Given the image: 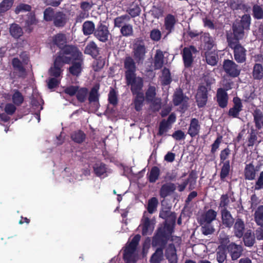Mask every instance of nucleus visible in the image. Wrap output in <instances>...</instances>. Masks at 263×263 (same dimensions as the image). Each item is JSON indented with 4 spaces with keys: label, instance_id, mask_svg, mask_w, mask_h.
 I'll return each instance as SVG.
<instances>
[{
    "label": "nucleus",
    "instance_id": "423d86ee",
    "mask_svg": "<svg viewBox=\"0 0 263 263\" xmlns=\"http://www.w3.org/2000/svg\"><path fill=\"white\" fill-rule=\"evenodd\" d=\"M31 102L32 109L34 110V117L39 122L40 121V111L43 109L44 102L37 90H33Z\"/></svg>",
    "mask_w": 263,
    "mask_h": 263
},
{
    "label": "nucleus",
    "instance_id": "a18cd8bd",
    "mask_svg": "<svg viewBox=\"0 0 263 263\" xmlns=\"http://www.w3.org/2000/svg\"><path fill=\"white\" fill-rule=\"evenodd\" d=\"M263 115L262 112L259 110H256L254 114V119L255 122V125L257 128L260 129L261 128L262 122Z\"/></svg>",
    "mask_w": 263,
    "mask_h": 263
},
{
    "label": "nucleus",
    "instance_id": "69168bd1",
    "mask_svg": "<svg viewBox=\"0 0 263 263\" xmlns=\"http://www.w3.org/2000/svg\"><path fill=\"white\" fill-rule=\"evenodd\" d=\"M78 88L79 87L77 86L71 85L65 87L64 89V91L69 96H73L77 95Z\"/></svg>",
    "mask_w": 263,
    "mask_h": 263
},
{
    "label": "nucleus",
    "instance_id": "4c0bfd02",
    "mask_svg": "<svg viewBox=\"0 0 263 263\" xmlns=\"http://www.w3.org/2000/svg\"><path fill=\"white\" fill-rule=\"evenodd\" d=\"M227 258L226 250L224 247L220 246L217 251L216 259L219 263H223Z\"/></svg>",
    "mask_w": 263,
    "mask_h": 263
},
{
    "label": "nucleus",
    "instance_id": "e433bc0d",
    "mask_svg": "<svg viewBox=\"0 0 263 263\" xmlns=\"http://www.w3.org/2000/svg\"><path fill=\"white\" fill-rule=\"evenodd\" d=\"M245 177L247 179L252 180L255 177L256 171L254 166L251 164L247 165L245 168Z\"/></svg>",
    "mask_w": 263,
    "mask_h": 263
},
{
    "label": "nucleus",
    "instance_id": "a878e982",
    "mask_svg": "<svg viewBox=\"0 0 263 263\" xmlns=\"http://www.w3.org/2000/svg\"><path fill=\"white\" fill-rule=\"evenodd\" d=\"M66 15L62 12H57L53 18V24L57 27H63L67 22Z\"/></svg>",
    "mask_w": 263,
    "mask_h": 263
},
{
    "label": "nucleus",
    "instance_id": "603ef678",
    "mask_svg": "<svg viewBox=\"0 0 263 263\" xmlns=\"http://www.w3.org/2000/svg\"><path fill=\"white\" fill-rule=\"evenodd\" d=\"M13 3L14 0H3L0 3V12H4L9 10Z\"/></svg>",
    "mask_w": 263,
    "mask_h": 263
},
{
    "label": "nucleus",
    "instance_id": "37998d69",
    "mask_svg": "<svg viewBox=\"0 0 263 263\" xmlns=\"http://www.w3.org/2000/svg\"><path fill=\"white\" fill-rule=\"evenodd\" d=\"M163 258V250L158 248L151 259V263H160Z\"/></svg>",
    "mask_w": 263,
    "mask_h": 263
},
{
    "label": "nucleus",
    "instance_id": "e2e57ef3",
    "mask_svg": "<svg viewBox=\"0 0 263 263\" xmlns=\"http://www.w3.org/2000/svg\"><path fill=\"white\" fill-rule=\"evenodd\" d=\"M201 231L204 235H208L212 234L214 232V229L211 223H203Z\"/></svg>",
    "mask_w": 263,
    "mask_h": 263
},
{
    "label": "nucleus",
    "instance_id": "13d9d810",
    "mask_svg": "<svg viewBox=\"0 0 263 263\" xmlns=\"http://www.w3.org/2000/svg\"><path fill=\"white\" fill-rule=\"evenodd\" d=\"M12 65L14 68L20 73V76H23L24 74L25 69L22 66V63L17 58L13 59Z\"/></svg>",
    "mask_w": 263,
    "mask_h": 263
},
{
    "label": "nucleus",
    "instance_id": "6e6d98bb",
    "mask_svg": "<svg viewBox=\"0 0 263 263\" xmlns=\"http://www.w3.org/2000/svg\"><path fill=\"white\" fill-rule=\"evenodd\" d=\"M170 128L171 125L168 122L165 120H162L159 125L158 135L160 136L164 135Z\"/></svg>",
    "mask_w": 263,
    "mask_h": 263
},
{
    "label": "nucleus",
    "instance_id": "2eb2a0df",
    "mask_svg": "<svg viewBox=\"0 0 263 263\" xmlns=\"http://www.w3.org/2000/svg\"><path fill=\"white\" fill-rule=\"evenodd\" d=\"M109 33L107 27L101 24L94 32L95 36L101 42L107 41Z\"/></svg>",
    "mask_w": 263,
    "mask_h": 263
},
{
    "label": "nucleus",
    "instance_id": "f704fd0d",
    "mask_svg": "<svg viewBox=\"0 0 263 263\" xmlns=\"http://www.w3.org/2000/svg\"><path fill=\"white\" fill-rule=\"evenodd\" d=\"M71 139L76 143H81L86 138V135L81 130L74 132L71 135Z\"/></svg>",
    "mask_w": 263,
    "mask_h": 263
},
{
    "label": "nucleus",
    "instance_id": "473e14b6",
    "mask_svg": "<svg viewBox=\"0 0 263 263\" xmlns=\"http://www.w3.org/2000/svg\"><path fill=\"white\" fill-rule=\"evenodd\" d=\"M10 34L14 38H18L22 35L23 32L22 29L18 25L12 24L9 28Z\"/></svg>",
    "mask_w": 263,
    "mask_h": 263
},
{
    "label": "nucleus",
    "instance_id": "bb28decb",
    "mask_svg": "<svg viewBox=\"0 0 263 263\" xmlns=\"http://www.w3.org/2000/svg\"><path fill=\"white\" fill-rule=\"evenodd\" d=\"M176 189V186L174 184L168 183L163 185L160 191V195L162 198L169 195L173 193Z\"/></svg>",
    "mask_w": 263,
    "mask_h": 263
},
{
    "label": "nucleus",
    "instance_id": "774afa93",
    "mask_svg": "<svg viewBox=\"0 0 263 263\" xmlns=\"http://www.w3.org/2000/svg\"><path fill=\"white\" fill-rule=\"evenodd\" d=\"M150 37L152 40L154 41H158L161 39V32L158 29H153L151 32Z\"/></svg>",
    "mask_w": 263,
    "mask_h": 263
},
{
    "label": "nucleus",
    "instance_id": "1a4fd4ad",
    "mask_svg": "<svg viewBox=\"0 0 263 263\" xmlns=\"http://www.w3.org/2000/svg\"><path fill=\"white\" fill-rule=\"evenodd\" d=\"M127 84L130 85L131 90L133 94L142 92L141 91L143 87V80L139 77H136V74L131 77L130 79H126Z\"/></svg>",
    "mask_w": 263,
    "mask_h": 263
},
{
    "label": "nucleus",
    "instance_id": "49530a36",
    "mask_svg": "<svg viewBox=\"0 0 263 263\" xmlns=\"http://www.w3.org/2000/svg\"><path fill=\"white\" fill-rule=\"evenodd\" d=\"M158 204V201L155 197H153L148 200L147 205L148 213L153 214L156 211L157 207Z\"/></svg>",
    "mask_w": 263,
    "mask_h": 263
},
{
    "label": "nucleus",
    "instance_id": "7c9ffc66",
    "mask_svg": "<svg viewBox=\"0 0 263 263\" xmlns=\"http://www.w3.org/2000/svg\"><path fill=\"white\" fill-rule=\"evenodd\" d=\"M244 29L239 24H234L233 26V30L235 39L231 37V39L232 40H236L238 42L239 39H242L244 36Z\"/></svg>",
    "mask_w": 263,
    "mask_h": 263
},
{
    "label": "nucleus",
    "instance_id": "680f3d73",
    "mask_svg": "<svg viewBox=\"0 0 263 263\" xmlns=\"http://www.w3.org/2000/svg\"><path fill=\"white\" fill-rule=\"evenodd\" d=\"M250 16L248 14H245L242 16L241 22L239 25L243 28V29L248 30L250 27Z\"/></svg>",
    "mask_w": 263,
    "mask_h": 263
},
{
    "label": "nucleus",
    "instance_id": "a19ab883",
    "mask_svg": "<svg viewBox=\"0 0 263 263\" xmlns=\"http://www.w3.org/2000/svg\"><path fill=\"white\" fill-rule=\"evenodd\" d=\"M255 220L259 226L263 225V205L259 206L255 212Z\"/></svg>",
    "mask_w": 263,
    "mask_h": 263
},
{
    "label": "nucleus",
    "instance_id": "c03bdc74",
    "mask_svg": "<svg viewBox=\"0 0 263 263\" xmlns=\"http://www.w3.org/2000/svg\"><path fill=\"white\" fill-rule=\"evenodd\" d=\"M190 182V189L192 190L194 187V185L196 183L195 179L192 176H190L187 180L185 181L182 184H180L178 186V190L180 192L183 191L185 187L186 186L188 182Z\"/></svg>",
    "mask_w": 263,
    "mask_h": 263
},
{
    "label": "nucleus",
    "instance_id": "09e8293b",
    "mask_svg": "<svg viewBox=\"0 0 263 263\" xmlns=\"http://www.w3.org/2000/svg\"><path fill=\"white\" fill-rule=\"evenodd\" d=\"M253 75L255 79H260L263 77V68L261 65L256 64L254 66Z\"/></svg>",
    "mask_w": 263,
    "mask_h": 263
},
{
    "label": "nucleus",
    "instance_id": "8fccbe9b",
    "mask_svg": "<svg viewBox=\"0 0 263 263\" xmlns=\"http://www.w3.org/2000/svg\"><path fill=\"white\" fill-rule=\"evenodd\" d=\"M88 95V89L86 88L82 87L78 88L77 93V99L81 102H84L86 98V97Z\"/></svg>",
    "mask_w": 263,
    "mask_h": 263
},
{
    "label": "nucleus",
    "instance_id": "b1692460",
    "mask_svg": "<svg viewBox=\"0 0 263 263\" xmlns=\"http://www.w3.org/2000/svg\"><path fill=\"white\" fill-rule=\"evenodd\" d=\"M160 50H157L154 57V67L156 69H160L163 65L165 64V60L164 59V54Z\"/></svg>",
    "mask_w": 263,
    "mask_h": 263
},
{
    "label": "nucleus",
    "instance_id": "de8ad7c7",
    "mask_svg": "<svg viewBox=\"0 0 263 263\" xmlns=\"http://www.w3.org/2000/svg\"><path fill=\"white\" fill-rule=\"evenodd\" d=\"M186 99H188L183 97L182 92L181 90H177L175 91L173 99L174 103L175 105H178L184 100L186 101Z\"/></svg>",
    "mask_w": 263,
    "mask_h": 263
},
{
    "label": "nucleus",
    "instance_id": "393cba45",
    "mask_svg": "<svg viewBox=\"0 0 263 263\" xmlns=\"http://www.w3.org/2000/svg\"><path fill=\"white\" fill-rule=\"evenodd\" d=\"M234 106L229 110V114L233 117H236L242 109L241 100L238 98L235 97L233 99Z\"/></svg>",
    "mask_w": 263,
    "mask_h": 263
},
{
    "label": "nucleus",
    "instance_id": "72a5a7b5",
    "mask_svg": "<svg viewBox=\"0 0 263 263\" xmlns=\"http://www.w3.org/2000/svg\"><path fill=\"white\" fill-rule=\"evenodd\" d=\"M95 26L94 23L89 21L85 22L83 24L82 30L84 35H87L95 32Z\"/></svg>",
    "mask_w": 263,
    "mask_h": 263
},
{
    "label": "nucleus",
    "instance_id": "20e7f679",
    "mask_svg": "<svg viewBox=\"0 0 263 263\" xmlns=\"http://www.w3.org/2000/svg\"><path fill=\"white\" fill-rule=\"evenodd\" d=\"M205 81H206V86L200 85L196 96L197 105L200 107L205 105L208 98V91L210 89V85L214 82V80L212 79H210V80L205 79Z\"/></svg>",
    "mask_w": 263,
    "mask_h": 263
},
{
    "label": "nucleus",
    "instance_id": "412c9836",
    "mask_svg": "<svg viewBox=\"0 0 263 263\" xmlns=\"http://www.w3.org/2000/svg\"><path fill=\"white\" fill-rule=\"evenodd\" d=\"M217 100L221 107L224 108L227 105L228 95L225 90L222 88L217 90Z\"/></svg>",
    "mask_w": 263,
    "mask_h": 263
},
{
    "label": "nucleus",
    "instance_id": "9d476101",
    "mask_svg": "<svg viewBox=\"0 0 263 263\" xmlns=\"http://www.w3.org/2000/svg\"><path fill=\"white\" fill-rule=\"evenodd\" d=\"M155 87H150L146 92V100L152 103V107L154 110H158L161 108V101L155 98Z\"/></svg>",
    "mask_w": 263,
    "mask_h": 263
},
{
    "label": "nucleus",
    "instance_id": "6e6552de",
    "mask_svg": "<svg viewBox=\"0 0 263 263\" xmlns=\"http://www.w3.org/2000/svg\"><path fill=\"white\" fill-rule=\"evenodd\" d=\"M148 213L145 212L143 214L141 224L140 227L142 229V233L144 235H150L152 233L155 224V219H149L148 216Z\"/></svg>",
    "mask_w": 263,
    "mask_h": 263
},
{
    "label": "nucleus",
    "instance_id": "0eeeda50",
    "mask_svg": "<svg viewBox=\"0 0 263 263\" xmlns=\"http://www.w3.org/2000/svg\"><path fill=\"white\" fill-rule=\"evenodd\" d=\"M171 233V229L168 228L166 224L163 228H159L156 234L153 238V246L156 247L163 245Z\"/></svg>",
    "mask_w": 263,
    "mask_h": 263
},
{
    "label": "nucleus",
    "instance_id": "dca6fc26",
    "mask_svg": "<svg viewBox=\"0 0 263 263\" xmlns=\"http://www.w3.org/2000/svg\"><path fill=\"white\" fill-rule=\"evenodd\" d=\"M68 56L70 57V62L73 60H78L77 61L73 63L72 65L69 68V72L72 74L78 76L81 72L82 69V61H81V57L82 54H81V55L80 58L76 57V58L71 57L70 55Z\"/></svg>",
    "mask_w": 263,
    "mask_h": 263
},
{
    "label": "nucleus",
    "instance_id": "cd10ccee",
    "mask_svg": "<svg viewBox=\"0 0 263 263\" xmlns=\"http://www.w3.org/2000/svg\"><path fill=\"white\" fill-rule=\"evenodd\" d=\"M244 230L245 224L243 221L240 219H237L234 226L235 235L238 238L241 237L243 235Z\"/></svg>",
    "mask_w": 263,
    "mask_h": 263
},
{
    "label": "nucleus",
    "instance_id": "79ce46f5",
    "mask_svg": "<svg viewBox=\"0 0 263 263\" xmlns=\"http://www.w3.org/2000/svg\"><path fill=\"white\" fill-rule=\"evenodd\" d=\"M93 170L95 174L98 176H101L107 173V168L105 165L102 163H98L95 164Z\"/></svg>",
    "mask_w": 263,
    "mask_h": 263
},
{
    "label": "nucleus",
    "instance_id": "a211bd4d",
    "mask_svg": "<svg viewBox=\"0 0 263 263\" xmlns=\"http://www.w3.org/2000/svg\"><path fill=\"white\" fill-rule=\"evenodd\" d=\"M228 250L231 254L233 260L238 258L240 256L242 251L241 246L237 245L234 243H230L228 247Z\"/></svg>",
    "mask_w": 263,
    "mask_h": 263
},
{
    "label": "nucleus",
    "instance_id": "6ab92c4d",
    "mask_svg": "<svg viewBox=\"0 0 263 263\" xmlns=\"http://www.w3.org/2000/svg\"><path fill=\"white\" fill-rule=\"evenodd\" d=\"M221 214L222 224L226 227L231 228L234 223V219L230 212L224 208L221 210Z\"/></svg>",
    "mask_w": 263,
    "mask_h": 263
},
{
    "label": "nucleus",
    "instance_id": "ea45409f",
    "mask_svg": "<svg viewBox=\"0 0 263 263\" xmlns=\"http://www.w3.org/2000/svg\"><path fill=\"white\" fill-rule=\"evenodd\" d=\"M243 241L246 246L251 247L253 245L255 241L254 236L252 234L250 230L247 231L245 234Z\"/></svg>",
    "mask_w": 263,
    "mask_h": 263
},
{
    "label": "nucleus",
    "instance_id": "aec40b11",
    "mask_svg": "<svg viewBox=\"0 0 263 263\" xmlns=\"http://www.w3.org/2000/svg\"><path fill=\"white\" fill-rule=\"evenodd\" d=\"M165 256L170 263H177L176 250L173 245H170L165 251Z\"/></svg>",
    "mask_w": 263,
    "mask_h": 263
},
{
    "label": "nucleus",
    "instance_id": "338daca9",
    "mask_svg": "<svg viewBox=\"0 0 263 263\" xmlns=\"http://www.w3.org/2000/svg\"><path fill=\"white\" fill-rule=\"evenodd\" d=\"M108 101L109 103L114 105L117 104L118 99L116 91L111 89L108 94Z\"/></svg>",
    "mask_w": 263,
    "mask_h": 263
},
{
    "label": "nucleus",
    "instance_id": "f03ea898",
    "mask_svg": "<svg viewBox=\"0 0 263 263\" xmlns=\"http://www.w3.org/2000/svg\"><path fill=\"white\" fill-rule=\"evenodd\" d=\"M140 236L136 235L132 241L126 245L123 254V258L126 263H136L138 258L136 247L140 240Z\"/></svg>",
    "mask_w": 263,
    "mask_h": 263
},
{
    "label": "nucleus",
    "instance_id": "58836bf2",
    "mask_svg": "<svg viewBox=\"0 0 263 263\" xmlns=\"http://www.w3.org/2000/svg\"><path fill=\"white\" fill-rule=\"evenodd\" d=\"M130 17L129 15L125 14L116 17L114 20L115 26L117 27H122L125 25V23L128 22L130 20Z\"/></svg>",
    "mask_w": 263,
    "mask_h": 263
},
{
    "label": "nucleus",
    "instance_id": "c85d7f7f",
    "mask_svg": "<svg viewBox=\"0 0 263 263\" xmlns=\"http://www.w3.org/2000/svg\"><path fill=\"white\" fill-rule=\"evenodd\" d=\"M217 216V212L213 210H209L207 211L202 216L201 224L205 223H211L215 219Z\"/></svg>",
    "mask_w": 263,
    "mask_h": 263
},
{
    "label": "nucleus",
    "instance_id": "5701e85b",
    "mask_svg": "<svg viewBox=\"0 0 263 263\" xmlns=\"http://www.w3.org/2000/svg\"><path fill=\"white\" fill-rule=\"evenodd\" d=\"M200 129V125L197 119L193 118L191 120L188 129V134L192 137L197 135Z\"/></svg>",
    "mask_w": 263,
    "mask_h": 263
},
{
    "label": "nucleus",
    "instance_id": "864d4df0",
    "mask_svg": "<svg viewBox=\"0 0 263 263\" xmlns=\"http://www.w3.org/2000/svg\"><path fill=\"white\" fill-rule=\"evenodd\" d=\"M12 99L14 104L20 105L23 103L24 101V97L20 91L18 90H14L12 96Z\"/></svg>",
    "mask_w": 263,
    "mask_h": 263
},
{
    "label": "nucleus",
    "instance_id": "4d7b16f0",
    "mask_svg": "<svg viewBox=\"0 0 263 263\" xmlns=\"http://www.w3.org/2000/svg\"><path fill=\"white\" fill-rule=\"evenodd\" d=\"M121 33L125 36H129L133 35V29L132 25L126 24L123 25L120 29Z\"/></svg>",
    "mask_w": 263,
    "mask_h": 263
},
{
    "label": "nucleus",
    "instance_id": "052dcab7",
    "mask_svg": "<svg viewBox=\"0 0 263 263\" xmlns=\"http://www.w3.org/2000/svg\"><path fill=\"white\" fill-rule=\"evenodd\" d=\"M55 13L52 8L49 7L46 9L44 12V20L46 21H53Z\"/></svg>",
    "mask_w": 263,
    "mask_h": 263
},
{
    "label": "nucleus",
    "instance_id": "f257e3e1",
    "mask_svg": "<svg viewBox=\"0 0 263 263\" xmlns=\"http://www.w3.org/2000/svg\"><path fill=\"white\" fill-rule=\"evenodd\" d=\"M66 36L63 34H58L52 38V45H56L61 49L59 55H64V57L70 55L74 58H80L81 52L76 47L66 45Z\"/></svg>",
    "mask_w": 263,
    "mask_h": 263
},
{
    "label": "nucleus",
    "instance_id": "4468645a",
    "mask_svg": "<svg viewBox=\"0 0 263 263\" xmlns=\"http://www.w3.org/2000/svg\"><path fill=\"white\" fill-rule=\"evenodd\" d=\"M124 67L126 69V79H130L132 76L136 74V70L135 63L133 59L130 57H127L124 61Z\"/></svg>",
    "mask_w": 263,
    "mask_h": 263
},
{
    "label": "nucleus",
    "instance_id": "f8f14e48",
    "mask_svg": "<svg viewBox=\"0 0 263 263\" xmlns=\"http://www.w3.org/2000/svg\"><path fill=\"white\" fill-rule=\"evenodd\" d=\"M134 57L137 63H142L146 53V49L143 43L137 42L134 45Z\"/></svg>",
    "mask_w": 263,
    "mask_h": 263
},
{
    "label": "nucleus",
    "instance_id": "f3484780",
    "mask_svg": "<svg viewBox=\"0 0 263 263\" xmlns=\"http://www.w3.org/2000/svg\"><path fill=\"white\" fill-rule=\"evenodd\" d=\"M176 22V18L172 14H168L164 18V27L167 32L166 35L171 33L174 30Z\"/></svg>",
    "mask_w": 263,
    "mask_h": 263
},
{
    "label": "nucleus",
    "instance_id": "39448f33",
    "mask_svg": "<svg viewBox=\"0 0 263 263\" xmlns=\"http://www.w3.org/2000/svg\"><path fill=\"white\" fill-rule=\"evenodd\" d=\"M70 62V57L69 56H61L59 55L55 59L54 65L49 70V73L51 76L59 78L62 72L61 67L64 63Z\"/></svg>",
    "mask_w": 263,
    "mask_h": 263
},
{
    "label": "nucleus",
    "instance_id": "2f4dec72",
    "mask_svg": "<svg viewBox=\"0 0 263 263\" xmlns=\"http://www.w3.org/2000/svg\"><path fill=\"white\" fill-rule=\"evenodd\" d=\"M84 52L93 57H97L98 54V48L97 45L93 42H90L86 46Z\"/></svg>",
    "mask_w": 263,
    "mask_h": 263
},
{
    "label": "nucleus",
    "instance_id": "3c124183",
    "mask_svg": "<svg viewBox=\"0 0 263 263\" xmlns=\"http://www.w3.org/2000/svg\"><path fill=\"white\" fill-rule=\"evenodd\" d=\"M159 174L160 170L157 167H152L149 174V181L151 182H155L158 179Z\"/></svg>",
    "mask_w": 263,
    "mask_h": 263
},
{
    "label": "nucleus",
    "instance_id": "ddd939ff",
    "mask_svg": "<svg viewBox=\"0 0 263 263\" xmlns=\"http://www.w3.org/2000/svg\"><path fill=\"white\" fill-rule=\"evenodd\" d=\"M223 67L225 72L232 77H237L240 73L237 65L231 60H225L223 62Z\"/></svg>",
    "mask_w": 263,
    "mask_h": 263
},
{
    "label": "nucleus",
    "instance_id": "c9c22d12",
    "mask_svg": "<svg viewBox=\"0 0 263 263\" xmlns=\"http://www.w3.org/2000/svg\"><path fill=\"white\" fill-rule=\"evenodd\" d=\"M135 95L136 96L134 99L135 108L136 110L139 111L141 109L143 106L144 100V93L143 92H138L136 93Z\"/></svg>",
    "mask_w": 263,
    "mask_h": 263
},
{
    "label": "nucleus",
    "instance_id": "5fc2aeb1",
    "mask_svg": "<svg viewBox=\"0 0 263 263\" xmlns=\"http://www.w3.org/2000/svg\"><path fill=\"white\" fill-rule=\"evenodd\" d=\"M127 12L133 17L139 15L141 9L137 4L133 3L127 10Z\"/></svg>",
    "mask_w": 263,
    "mask_h": 263
},
{
    "label": "nucleus",
    "instance_id": "7ed1b4c3",
    "mask_svg": "<svg viewBox=\"0 0 263 263\" xmlns=\"http://www.w3.org/2000/svg\"><path fill=\"white\" fill-rule=\"evenodd\" d=\"M229 46L234 50L235 60L238 63H242L246 60V49L236 40H232L229 35L227 36Z\"/></svg>",
    "mask_w": 263,
    "mask_h": 263
},
{
    "label": "nucleus",
    "instance_id": "bf43d9fd",
    "mask_svg": "<svg viewBox=\"0 0 263 263\" xmlns=\"http://www.w3.org/2000/svg\"><path fill=\"white\" fill-rule=\"evenodd\" d=\"M230 168V162L226 161L223 163L221 170L220 177L222 179L225 178L229 175Z\"/></svg>",
    "mask_w": 263,
    "mask_h": 263
},
{
    "label": "nucleus",
    "instance_id": "0e129e2a",
    "mask_svg": "<svg viewBox=\"0 0 263 263\" xmlns=\"http://www.w3.org/2000/svg\"><path fill=\"white\" fill-rule=\"evenodd\" d=\"M161 79L164 85H167L171 82L170 72L168 69L164 68L163 70Z\"/></svg>",
    "mask_w": 263,
    "mask_h": 263
},
{
    "label": "nucleus",
    "instance_id": "c756f323",
    "mask_svg": "<svg viewBox=\"0 0 263 263\" xmlns=\"http://www.w3.org/2000/svg\"><path fill=\"white\" fill-rule=\"evenodd\" d=\"M206 61L210 65H215L218 61V55L217 52L214 50L211 51H206L205 53Z\"/></svg>",
    "mask_w": 263,
    "mask_h": 263
},
{
    "label": "nucleus",
    "instance_id": "9b49d317",
    "mask_svg": "<svg viewBox=\"0 0 263 263\" xmlns=\"http://www.w3.org/2000/svg\"><path fill=\"white\" fill-rule=\"evenodd\" d=\"M196 49L193 46L185 47L182 52V58L185 67H190L193 63Z\"/></svg>",
    "mask_w": 263,
    "mask_h": 263
},
{
    "label": "nucleus",
    "instance_id": "4be33fe9",
    "mask_svg": "<svg viewBox=\"0 0 263 263\" xmlns=\"http://www.w3.org/2000/svg\"><path fill=\"white\" fill-rule=\"evenodd\" d=\"M99 86L97 85L94 86L91 89L88 97V100L89 102L91 103H93L94 105L97 108L99 107Z\"/></svg>",
    "mask_w": 263,
    "mask_h": 263
}]
</instances>
